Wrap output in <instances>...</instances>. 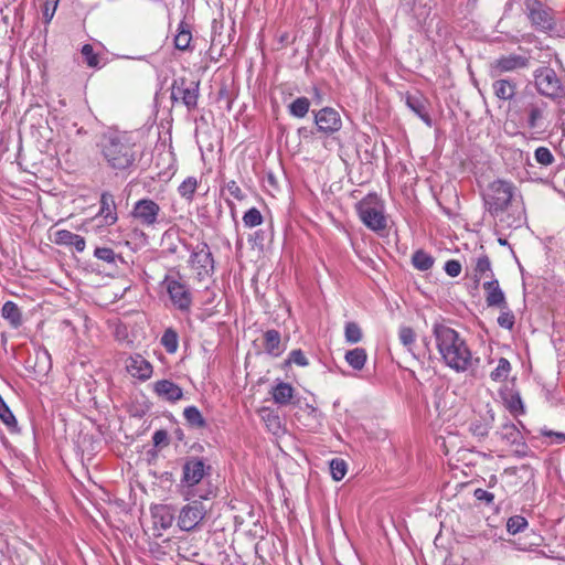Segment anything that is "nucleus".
I'll use <instances>...</instances> for the list:
<instances>
[{"label":"nucleus","mask_w":565,"mask_h":565,"mask_svg":"<svg viewBox=\"0 0 565 565\" xmlns=\"http://www.w3.org/2000/svg\"><path fill=\"white\" fill-rule=\"evenodd\" d=\"M169 298L179 311L190 312L193 305V296L189 285L183 281L179 271L175 275H167L162 281Z\"/></svg>","instance_id":"6e6552de"},{"label":"nucleus","mask_w":565,"mask_h":565,"mask_svg":"<svg viewBox=\"0 0 565 565\" xmlns=\"http://www.w3.org/2000/svg\"><path fill=\"white\" fill-rule=\"evenodd\" d=\"M161 344L167 352L174 353L179 347V337L177 331L172 328H168L161 337Z\"/></svg>","instance_id":"ea45409f"},{"label":"nucleus","mask_w":565,"mask_h":565,"mask_svg":"<svg viewBox=\"0 0 565 565\" xmlns=\"http://www.w3.org/2000/svg\"><path fill=\"white\" fill-rule=\"evenodd\" d=\"M515 323V317L509 309V305L504 309H500V316L498 317V324L507 330H512Z\"/></svg>","instance_id":"49530a36"},{"label":"nucleus","mask_w":565,"mask_h":565,"mask_svg":"<svg viewBox=\"0 0 565 565\" xmlns=\"http://www.w3.org/2000/svg\"><path fill=\"white\" fill-rule=\"evenodd\" d=\"M433 335L443 363L457 373H471L479 367L480 358L477 356L466 339L451 327L436 322L433 326Z\"/></svg>","instance_id":"f257e3e1"},{"label":"nucleus","mask_w":565,"mask_h":565,"mask_svg":"<svg viewBox=\"0 0 565 565\" xmlns=\"http://www.w3.org/2000/svg\"><path fill=\"white\" fill-rule=\"evenodd\" d=\"M518 468L516 467H509V468H505L504 471H503V475L504 476H510V477H515L516 473H518Z\"/></svg>","instance_id":"bf43d9fd"},{"label":"nucleus","mask_w":565,"mask_h":565,"mask_svg":"<svg viewBox=\"0 0 565 565\" xmlns=\"http://www.w3.org/2000/svg\"><path fill=\"white\" fill-rule=\"evenodd\" d=\"M154 393L168 402H177L183 397L182 388L169 380H160L153 384Z\"/></svg>","instance_id":"6ab92c4d"},{"label":"nucleus","mask_w":565,"mask_h":565,"mask_svg":"<svg viewBox=\"0 0 565 565\" xmlns=\"http://www.w3.org/2000/svg\"><path fill=\"white\" fill-rule=\"evenodd\" d=\"M225 188L233 198L239 201L244 199V193L236 181L232 180L227 182Z\"/></svg>","instance_id":"5fc2aeb1"},{"label":"nucleus","mask_w":565,"mask_h":565,"mask_svg":"<svg viewBox=\"0 0 565 565\" xmlns=\"http://www.w3.org/2000/svg\"><path fill=\"white\" fill-rule=\"evenodd\" d=\"M534 158L539 164L544 167H548L555 161L553 153L546 147L536 148L534 151Z\"/></svg>","instance_id":"de8ad7c7"},{"label":"nucleus","mask_w":565,"mask_h":565,"mask_svg":"<svg viewBox=\"0 0 565 565\" xmlns=\"http://www.w3.org/2000/svg\"><path fill=\"white\" fill-rule=\"evenodd\" d=\"M524 7L526 17L535 30L547 32L554 29L555 19L551 8L544 6L540 0H525Z\"/></svg>","instance_id":"9d476101"},{"label":"nucleus","mask_w":565,"mask_h":565,"mask_svg":"<svg viewBox=\"0 0 565 565\" xmlns=\"http://www.w3.org/2000/svg\"><path fill=\"white\" fill-rule=\"evenodd\" d=\"M407 3H411V0ZM412 14L418 24H423L430 14V7L424 0H412Z\"/></svg>","instance_id":"f704fd0d"},{"label":"nucleus","mask_w":565,"mask_h":565,"mask_svg":"<svg viewBox=\"0 0 565 565\" xmlns=\"http://www.w3.org/2000/svg\"><path fill=\"white\" fill-rule=\"evenodd\" d=\"M152 516L154 519V524L162 530H167L172 525L173 514L170 512L169 508L166 505L157 507L152 511Z\"/></svg>","instance_id":"2f4dec72"},{"label":"nucleus","mask_w":565,"mask_h":565,"mask_svg":"<svg viewBox=\"0 0 565 565\" xmlns=\"http://www.w3.org/2000/svg\"><path fill=\"white\" fill-rule=\"evenodd\" d=\"M361 222L371 231L382 234L387 228V217L383 200L376 193H369L356 203Z\"/></svg>","instance_id":"20e7f679"},{"label":"nucleus","mask_w":565,"mask_h":565,"mask_svg":"<svg viewBox=\"0 0 565 565\" xmlns=\"http://www.w3.org/2000/svg\"><path fill=\"white\" fill-rule=\"evenodd\" d=\"M492 90L500 100H512L516 94V83L509 78H498L492 83Z\"/></svg>","instance_id":"4be33fe9"},{"label":"nucleus","mask_w":565,"mask_h":565,"mask_svg":"<svg viewBox=\"0 0 565 565\" xmlns=\"http://www.w3.org/2000/svg\"><path fill=\"white\" fill-rule=\"evenodd\" d=\"M527 521L522 515H513L508 519L507 522V530L511 534H516L521 531H523L527 526Z\"/></svg>","instance_id":"a18cd8bd"},{"label":"nucleus","mask_w":565,"mask_h":565,"mask_svg":"<svg viewBox=\"0 0 565 565\" xmlns=\"http://www.w3.org/2000/svg\"><path fill=\"white\" fill-rule=\"evenodd\" d=\"M537 93L551 100H559L565 96V85L554 68L541 66L533 73Z\"/></svg>","instance_id":"0eeeda50"},{"label":"nucleus","mask_w":565,"mask_h":565,"mask_svg":"<svg viewBox=\"0 0 565 565\" xmlns=\"http://www.w3.org/2000/svg\"><path fill=\"white\" fill-rule=\"evenodd\" d=\"M500 396L503 401L504 406L514 416L518 417L520 415H523L525 413L524 404L521 398L520 392L512 390V388H505L500 392Z\"/></svg>","instance_id":"aec40b11"},{"label":"nucleus","mask_w":565,"mask_h":565,"mask_svg":"<svg viewBox=\"0 0 565 565\" xmlns=\"http://www.w3.org/2000/svg\"><path fill=\"white\" fill-rule=\"evenodd\" d=\"M514 186L511 182L504 180H494L488 186L483 195L487 211L497 217L502 214L511 204Z\"/></svg>","instance_id":"423d86ee"},{"label":"nucleus","mask_w":565,"mask_h":565,"mask_svg":"<svg viewBox=\"0 0 565 565\" xmlns=\"http://www.w3.org/2000/svg\"><path fill=\"white\" fill-rule=\"evenodd\" d=\"M200 499H207L206 495L199 494Z\"/></svg>","instance_id":"69168bd1"},{"label":"nucleus","mask_w":565,"mask_h":565,"mask_svg":"<svg viewBox=\"0 0 565 565\" xmlns=\"http://www.w3.org/2000/svg\"><path fill=\"white\" fill-rule=\"evenodd\" d=\"M280 343L281 338L279 331L270 329L264 333V349L267 354L279 356L282 352Z\"/></svg>","instance_id":"bb28decb"},{"label":"nucleus","mask_w":565,"mask_h":565,"mask_svg":"<svg viewBox=\"0 0 565 565\" xmlns=\"http://www.w3.org/2000/svg\"><path fill=\"white\" fill-rule=\"evenodd\" d=\"M99 147L107 167L116 173H130L142 158L140 145L126 131L104 135Z\"/></svg>","instance_id":"f03ea898"},{"label":"nucleus","mask_w":565,"mask_h":565,"mask_svg":"<svg viewBox=\"0 0 565 565\" xmlns=\"http://www.w3.org/2000/svg\"><path fill=\"white\" fill-rule=\"evenodd\" d=\"M191 42L192 26L185 20H182L178 25L177 34L174 36V47L179 51L191 52L193 50Z\"/></svg>","instance_id":"5701e85b"},{"label":"nucleus","mask_w":565,"mask_h":565,"mask_svg":"<svg viewBox=\"0 0 565 565\" xmlns=\"http://www.w3.org/2000/svg\"><path fill=\"white\" fill-rule=\"evenodd\" d=\"M398 339L408 352H413V348L416 342V333L413 328L408 326H401L398 329Z\"/></svg>","instance_id":"58836bf2"},{"label":"nucleus","mask_w":565,"mask_h":565,"mask_svg":"<svg viewBox=\"0 0 565 565\" xmlns=\"http://www.w3.org/2000/svg\"><path fill=\"white\" fill-rule=\"evenodd\" d=\"M497 434L509 445H524L521 431L516 425L511 422L502 424Z\"/></svg>","instance_id":"393cba45"},{"label":"nucleus","mask_w":565,"mask_h":565,"mask_svg":"<svg viewBox=\"0 0 565 565\" xmlns=\"http://www.w3.org/2000/svg\"><path fill=\"white\" fill-rule=\"evenodd\" d=\"M313 116L315 130L309 131L306 127L298 129L299 136L306 138L308 134L318 135L323 140L324 147L329 140H339L338 135L343 127V120L340 113L330 106L311 111Z\"/></svg>","instance_id":"7ed1b4c3"},{"label":"nucleus","mask_w":565,"mask_h":565,"mask_svg":"<svg viewBox=\"0 0 565 565\" xmlns=\"http://www.w3.org/2000/svg\"><path fill=\"white\" fill-rule=\"evenodd\" d=\"M434 263L435 258L424 249L416 250L412 256L413 266L420 271L430 269Z\"/></svg>","instance_id":"473e14b6"},{"label":"nucleus","mask_w":565,"mask_h":565,"mask_svg":"<svg viewBox=\"0 0 565 565\" xmlns=\"http://www.w3.org/2000/svg\"><path fill=\"white\" fill-rule=\"evenodd\" d=\"M60 0H49V3L58 4Z\"/></svg>","instance_id":"0e129e2a"},{"label":"nucleus","mask_w":565,"mask_h":565,"mask_svg":"<svg viewBox=\"0 0 565 565\" xmlns=\"http://www.w3.org/2000/svg\"><path fill=\"white\" fill-rule=\"evenodd\" d=\"M541 434L543 436H547V437H552V436L556 437L557 443H565V433H556V431H552V430H547V429H542Z\"/></svg>","instance_id":"13d9d810"},{"label":"nucleus","mask_w":565,"mask_h":565,"mask_svg":"<svg viewBox=\"0 0 565 565\" xmlns=\"http://www.w3.org/2000/svg\"><path fill=\"white\" fill-rule=\"evenodd\" d=\"M313 94H315V97L317 98V100L320 103L322 100V96H321L320 90L317 87L313 88Z\"/></svg>","instance_id":"680f3d73"},{"label":"nucleus","mask_w":565,"mask_h":565,"mask_svg":"<svg viewBox=\"0 0 565 565\" xmlns=\"http://www.w3.org/2000/svg\"><path fill=\"white\" fill-rule=\"evenodd\" d=\"M530 56L510 53L501 55L490 63V75L497 78L504 73H511L529 67Z\"/></svg>","instance_id":"ddd939ff"},{"label":"nucleus","mask_w":565,"mask_h":565,"mask_svg":"<svg viewBox=\"0 0 565 565\" xmlns=\"http://www.w3.org/2000/svg\"><path fill=\"white\" fill-rule=\"evenodd\" d=\"M94 256L100 260H104L108 264L115 265L116 259H121L111 248L109 247H96L94 250Z\"/></svg>","instance_id":"09e8293b"},{"label":"nucleus","mask_w":565,"mask_h":565,"mask_svg":"<svg viewBox=\"0 0 565 565\" xmlns=\"http://www.w3.org/2000/svg\"><path fill=\"white\" fill-rule=\"evenodd\" d=\"M291 363L297 364L298 366H307L309 365V361L306 358L305 353L300 349L292 350L288 359L285 361V365H289Z\"/></svg>","instance_id":"3c124183"},{"label":"nucleus","mask_w":565,"mask_h":565,"mask_svg":"<svg viewBox=\"0 0 565 565\" xmlns=\"http://www.w3.org/2000/svg\"><path fill=\"white\" fill-rule=\"evenodd\" d=\"M56 8H57V4L49 3V0H45L44 9H43V17L46 22H50L52 20Z\"/></svg>","instance_id":"4d7b16f0"},{"label":"nucleus","mask_w":565,"mask_h":565,"mask_svg":"<svg viewBox=\"0 0 565 565\" xmlns=\"http://www.w3.org/2000/svg\"><path fill=\"white\" fill-rule=\"evenodd\" d=\"M347 469V462L341 458H333L330 461V472L335 481H340L344 478Z\"/></svg>","instance_id":"79ce46f5"},{"label":"nucleus","mask_w":565,"mask_h":565,"mask_svg":"<svg viewBox=\"0 0 565 565\" xmlns=\"http://www.w3.org/2000/svg\"><path fill=\"white\" fill-rule=\"evenodd\" d=\"M273 399L278 405H288L294 397V387L289 383L279 382L271 391Z\"/></svg>","instance_id":"cd10ccee"},{"label":"nucleus","mask_w":565,"mask_h":565,"mask_svg":"<svg viewBox=\"0 0 565 565\" xmlns=\"http://www.w3.org/2000/svg\"><path fill=\"white\" fill-rule=\"evenodd\" d=\"M310 100L307 97H298L288 106L289 114L296 118H305L310 110Z\"/></svg>","instance_id":"e433bc0d"},{"label":"nucleus","mask_w":565,"mask_h":565,"mask_svg":"<svg viewBox=\"0 0 565 565\" xmlns=\"http://www.w3.org/2000/svg\"><path fill=\"white\" fill-rule=\"evenodd\" d=\"M189 264L200 280L212 275L214 271V258L205 242L198 244L191 250Z\"/></svg>","instance_id":"f8f14e48"},{"label":"nucleus","mask_w":565,"mask_h":565,"mask_svg":"<svg viewBox=\"0 0 565 565\" xmlns=\"http://www.w3.org/2000/svg\"><path fill=\"white\" fill-rule=\"evenodd\" d=\"M207 515V509L200 500H192L181 508L178 515V526L185 532L200 530Z\"/></svg>","instance_id":"9b49d317"},{"label":"nucleus","mask_w":565,"mask_h":565,"mask_svg":"<svg viewBox=\"0 0 565 565\" xmlns=\"http://www.w3.org/2000/svg\"><path fill=\"white\" fill-rule=\"evenodd\" d=\"M475 281L479 282L482 277L493 278L490 258L487 255H481L476 259L475 264Z\"/></svg>","instance_id":"7c9ffc66"},{"label":"nucleus","mask_w":565,"mask_h":565,"mask_svg":"<svg viewBox=\"0 0 565 565\" xmlns=\"http://www.w3.org/2000/svg\"><path fill=\"white\" fill-rule=\"evenodd\" d=\"M81 53L89 67H99V55L94 52V49L90 44H84L82 46Z\"/></svg>","instance_id":"8fccbe9b"},{"label":"nucleus","mask_w":565,"mask_h":565,"mask_svg":"<svg viewBox=\"0 0 565 565\" xmlns=\"http://www.w3.org/2000/svg\"><path fill=\"white\" fill-rule=\"evenodd\" d=\"M152 443L156 447L168 445L169 436L168 433L163 429L156 430L152 436Z\"/></svg>","instance_id":"6e6d98bb"},{"label":"nucleus","mask_w":565,"mask_h":565,"mask_svg":"<svg viewBox=\"0 0 565 565\" xmlns=\"http://www.w3.org/2000/svg\"><path fill=\"white\" fill-rule=\"evenodd\" d=\"M444 269L450 277H457L461 273V264L459 260L449 259L446 262Z\"/></svg>","instance_id":"864d4df0"},{"label":"nucleus","mask_w":565,"mask_h":565,"mask_svg":"<svg viewBox=\"0 0 565 565\" xmlns=\"http://www.w3.org/2000/svg\"><path fill=\"white\" fill-rule=\"evenodd\" d=\"M473 498L479 504H482L484 507L494 505L495 494L491 491L477 488L473 490Z\"/></svg>","instance_id":"c03bdc74"},{"label":"nucleus","mask_w":565,"mask_h":565,"mask_svg":"<svg viewBox=\"0 0 565 565\" xmlns=\"http://www.w3.org/2000/svg\"><path fill=\"white\" fill-rule=\"evenodd\" d=\"M0 419L6 424L8 427L17 425V420L3 398L0 396Z\"/></svg>","instance_id":"603ef678"},{"label":"nucleus","mask_w":565,"mask_h":565,"mask_svg":"<svg viewBox=\"0 0 565 565\" xmlns=\"http://www.w3.org/2000/svg\"><path fill=\"white\" fill-rule=\"evenodd\" d=\"M1 316L14 329H18L22 326V312L18 305L11 300L3 303Z\"/></svg>","instance_id":"a878e982"},{"label":"nucleus","mask_w":565,"mask_h":565,"mask_svg":"<svg viewBox=\"0 0 565 565\" xmlns=\"http://www.w3.org/2000/svg\"><path fill=\"white\" fill-rule=\"evenodd\" d=\"M546 111L547 103L540 98H533L527 103L524 107L527 128L536 131L541 129L544 125Z\"/></svg>","instance_id":"2eb2a0df"},{"label":"nucleus","mask_w":565,"mask_h":565,"mask_svg":"<svg viewBox=\"0 0 565 565\" xmlns=\"http://www.w3.org/2000/svg\"><path fill=\"white\" fill-rule=\"evenodd\" d=\"M486 303L489 308L504 309L507 307V298L500 287L499 280L492 278L484 281L483 285Z\"/></svg>","instance_id":"f3484780"},{"label":"nucleus","mask_w":565,"mask_h":565,"mask_svg":"<svg viewBox=\"0 0 565 565\" xmlns=\"http://www.w3.org/2000/svg\"><path fill=\"white\" fill-rule=\"evenodd\" d=\"M200 96V82L184 76L174 78L171 85L172 103L183 104L189 111L196 109Z\"/></svg>","instance_id":"1a4fd4ad"},{"label":"nucleus","mask_w":565,"mask_h":565,"mask_svg":"<svg viewBox=\"0 0 565 565\" xmlns=\"http://www.w3.org/2000/svg\"><path fill=\"white\" fill-rule=\"evenodd\" d=\"M211 472V466L200 457H188L182 466L180 480L181 493L184 499L190 500L196 495L195 487L201 483L205 476Z\"/></svg>","instance_id":"39448f33"},{"label":"nucleus","mask_w":565,"mask_h":565,"mask_svg":"<svg viewBox=\"0 0 565 565\" xmlns=\"http://www.w3.org/2000/svg\"><path fill=\"white\" fill-rule=\"evenodd\" d=\"M168 250H169L170 253H175V252H177V246H175V245L170 246Z\"/></svg>","instance_id":"e2e57ef3"},{"label":"nucleus","mask_w":565,"mask_h":565,"mask_svg":"<svg viewBox=\"0 0 565 565\" xmlns=\"http://www.w3.org/2000/svg\"><path fill=\"white\" fill-rule=\"evenodd\" d=\"M161 209L157 202L151 199H141L132 207L131 215L138 223L145 227H154Z\"/></svg>","instance_id":"4468645a"},{"label":"nucleus","mask_w":565,"mask_h":565,"mask_svg":"<svg viewBox=\"0 0 565 565\" xmlns=\"http://www.w3.org/2000/svg\"><path fill=\"white\" fill-rule=\"evenodd\" d=\"M344 359H345L347 363L353 370L360 371L365 365V362H366V359H367V354H366L365 349H363V348H355V349L349 350L345 353Z\"/></svg>","instance_id":"c85d7f7f"},{"label":"nucleus","mask_w":565,"mask_h":565,"mask_svg":"<svg viewBox=\"0 0 565 565\" xmlns=\"http://www.w3.org/2000/svg\"><path fill=\"white\" fill-rule=\"evenodd\" d=\"M344 337L349 343H358L362 340V330L356 322H348L344 328Z\"/></svg>","instance_id":"37998d69"},{"label":"nucleus","mask_w":565,"mask_h":565,"mask_svg":"<svg viewBox=\"0 0 565 565\" xmlns=\"http://www.w3.org/2000/svg\"><path fill=\"white\" fill-rule=\"evenodd\" d=\"M99 215L104 217L107 225H113L117 221L116 205L113 194L105 192L100 196Z\"/></svg>","instance_id":"b1692460"},{"label":"nucleus","mask_w":565,"mask_h":565,"mask_svg":"<svg viewBox=\"0 0 565 565\" xmlns=\"http://www.w3.org/2000/svg\"><path fill=\"white\" fill-rule=\"evenodd\" d=\"M498 484V478L495 475H491L488 480V487L494 488Z\"/></svg>","instance_id":"052dcab7"},{"label":"nucleus","mask_w":565,"mask_h":565,"mask_svg":"<svg viewBox=\"0 0 565 565\" xmlns=\"http://www.w3.org/2000/svg\"><path fill=\"white\" fill-rule=\"evenodd\" d=\"M183 416L191 427L203 428L206 425L201 412L196 406H188L183 411Z\"/></svg>","instance_id":"4c0bfd02"},{"label":"nucleus","mask_w":565,"mask_h":565,"mask_svg":"<svg viewBox=\"0 0 565 565\" xmlns=\"http://www.w3.org/2000/svg\"><path fill=\"white\" fill-rule=\"evenodd\" d=\"M493 420V414H491L489 418L473 419L469 425V431L476 437L484 438L486 436H488Z\"/></svg>","instance_id":"c756f323"},{"label":"nucleus","mask_w":565,"mask_h":565,"mask_svg":"<svg viewBox=\"0 0 565 565\" xmlns=\"http://www.w3.org/2000/svg\"><path fill=\"white\" fill-rule=\"evenodd\" d=\"M126 370L131 376L140 381L150 379L153 371L151 363L141 354L130 355L126 360Z\"/></svg>","instance_id":"a211bd4d"},{"label":"nucleus","mask_w":565,"mask_h":565,"mask_svg":"<svg viewBox=\"0 0 565 565\" xmlns=\"http://www.w3.org/2000/svg\"><path fill=\"white\" fill-rule=\"evenodd\" d=\"M511 371L512 366L509 360L505 358H500L498 360L497 367L490 373V379L497 383L504 382L508 380Z\"/></svg>","instance_id":"72a5a7b5"},{"label":"nucleus","mask_w":565,"mask_h":565,"mask_svg":"<svg viewBox=\"0 0 565 565\" xmlns=\"http://www.w3.org/2000/svg\"><path fill=\"white\" fill-rule=\"evenodd\" d=\"M263 220V215L257 207H250L243 216V223L248 228L260 225Z\"/></svg>","instance_id":"a19ab883"},{"label":"nucleus","mask_w":565,"mask_h":565,"mask_svg":"<svg viewBox=\"0 0 565 565\" xmlns=\"http://www.w3.org/2000/svg\"><path fill=\"white\" fill-rule=\"evenodd\" d=\"M199 186V180L195 177H188L179 186L178 193L179 195L191 202L194 198L195 191Z\"/></svg>","instance_id":"c9c22d12"},{"label":"nucleus","mask_w":565,"mask_h":565,"mask_svg":"<svg viewBox=\"0 0 565 565\" xmlns=\"http://www.w3.org/2000/svg\"><path fill=\"white\" fill-rule=\"evenodd\" d=\"M53 242L56 245L73 246L78 253L83 252L86 246L83 236L67 230H57L53 235Z\"/></svg>","instance_id":"412c9836"},{"label":"nucleus","mask_w":565,"mask_h":565,"mask_svg":"<svg viewBox=\"0 0 565 565\" xmlns=\"http://www.w3.org/2000/svg\"><path fill=\"white\" fill-rule=\"evenodd\" d=\"M407 107L417 115L428 127L433 126V118L429 114V100L422 93L407 94L405 98Z\"/></svg>","instance_id":"dca6fc26"}]
</instances>
